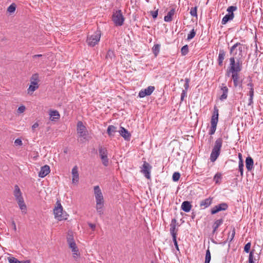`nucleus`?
Masks as SVG:
<instances>
[{
	"mask_svg": "<svg viewBox=\"0 0 263 263\" xmlns=\"http://www.w3.org/2000/svg\"><path fill=\"white\" fill-rule=\"evenodd\" d=\"M245 45L237 42L230 48V54L232 57L230 59V66H236L237 64L242 66L241 59L245 53Z\"/></svg>",
	"mask_w": 263,
	"mask_h": 263,
	"instance_id": "1",
	"label": "nucleus"
},
{
	"mask_svg": "<svg viewBox=\"0 0 263 263\" xmlns=\"http://www.w3.org/2000/svg\"><path fill=\"white\" fill-rule=\"evenodd\" d=\"M229 72L232 73V78L233 81L234 86L237 87H242V82L239 80V76L238 73L242 69V66L237 64L236 66H230Z\"/></svg>",
	"mask_w": 263,
	"mask_h": 263,
	"instance_id": "2",
	"label": "nucleus"
},
{
	"mask_svg": "<svg viewBox=\"0 0 263 263\" xmlns=\"http://www.w3.org/2000/svg\"><path fill=\"white\" fill-rule=\"evenodd\" d=\"M54 218L59 221L65 220L67 219L68 214L66 212L63 211V206L61 205L60 200L56 202V206L53 209Z\"/></svg>",
	"mask_w": 263,
	"mask_h": 263,
	"instance_id": "3",
	"label": "nucleus"
},
{
	"mask_svg": "<svg viewBox=\"0 0 263 263\" xmlns=\"http://www.w3.org/2000/svg\"><path fill=\"white\" fill-rule=\"evenodd\" d=\"M222 139L219 138L215 142L214 145L212 148L210 155V160L211 162H215L220 154L221 148L222 145Z\"/></svg>",
	"mask_w": 263,
	"mask_h": 263,
	"instance_id": "4",
	"label": "nucleus"
},
{
	"mask_svg": "<svg viewBox=\"0 0 263 263\" xmlns=\"http://www.w3.org/2000/svg\"><path fill=\"white\" fill-rule=\"evenodd\" d=\"M218 109L215 106L211 119V126L209 132V134L210 135L212 136L214 135L216 132L217 125L218 121Z\"/></svg>",
	"mask_w": 263,
	"mask_h": 263,
	"instance_id": "5",
	"label": "nucleus"
},
{
	"mask_svg": "<svg viewBox=\"0 0 263 263\" xmlns=\"http://www.w3.org/2000/svg\"><path fill=\"white\" fill-rule=\"evenodd\" d=\"M101 33L100 30H97L93 34L88 35L87 43L89 46L94 47L100 40Z\"/></svg>",
	"mask_w": 263,
	"mask_h": 263,
	"instance_id": "6",
	"label": "nucleus"
},
{
	"mask_svg": "<svg viewBox=\"0 0 263 263\" xmlns=\"http://www.w3.org/2000/svg\"><path fill=\"white\" fill-rule=\"evenodd\" d=\"M177 220L175 218L172 219L170 224V233L173 238V241L176 249L179 251V247L177 241V231L176 230Z\"/></svg>",
	"mask_w": 263,
	"mask_h": 263,
	"instance_id": "7",
	"label": "nucleus"
},
{
	"mask_svg": "<svg viewBox=\"0 0 263 263\" xmlns=\"http://www.w3.org/2000/svg\"><path fill=\"white\" fill-rule=\"evenodd\" d=\"M124 20L121 10H116L113 12L112 20L116 26H122L124 23Z\"/></svg>",
	"mask_w": 263,
	"mask_h": 263,
	"instance_id": "8",
	"label": "nucleus"
},
{
	"mask_svg": "<svg viewBox=\"0 0 263 263\" xmlns=\"http://www.w3.org/2000/svg\"><path fill=\"white\" fill-rule=\"evenodd\" d=\"M30 85L27 89L28 94H31L39 88V75L37 73L32 76L30 80Z\"/></svg>",
	"mask_w": 263,
	"mask_h": 263,
	"instance_id": "9",
	"label": "nucleus"
},
{
	"mask_svg": "<svg viewBox=\"0 0 263 263\" xmlns=\"http://www.w3.org/2000/svg\"><path fill=\"white\" fill-rule=\"evenodd\" d=\"M77 134L80 137L83 138L84 139L86 138L88 135V131L86 127L84 125L82 121H78L77 125Z\"/></svg>",
	"mask_w": 263,
	"mask_h": 263,
	"instance_id": "10",
	"label": "nucleus"
},
{
	"mask_svg": "<svg viewBox=\"0 0 263 263\" xmlns=\"http://www.w3.org/2000/svg\"><path fill=\"white\" fill-rule=\"evenodd\" d=\"M99 154L100 157L101 159L102 164L105 166H107L108 165V158L107 157L108 151L106 148L99 146L98 148Z\"/></svg>",
	"mask_w": 263,
	"mask_h": 263,
	"instance_id": "11",
	"label": "nucleus"
},
{
	"mask_svg": "<svg viewBox=\"0 0 263 263\" xmlns=\"http://www.w3.org/2000/svg\"><path fill=\"white\" fill-rule=\"evenodd\" d=\"M93 190L96 203H104V197L99 186H94Z\"/></svg>",
	"mask_w": 263,
	"mask_h": 263,
	"instance_id": "12",
	"label": "nucleus"
},
{
	"mask_svg": "<svg viewBox=\"0 0 263 263\" xmlns=\"http://www.w3.org/2000/svg\"><path fill=\"white\" fill-rule=\"evenodd\" d=\"M152 169L151 165L146 161L143 162L141 167V172L143 173L147 179H151V170Z\"/></svg>",
	"mask_w": 263,
	"mask_h": 263,
	"instance_id": "13",
	"label": "nucleus"
},
{
	"mask_svg": "<svg viewBox=\"0 0 263 263\" xmlns=\"http://www.w3.org/2000/svg\"><path fill=\"white\" fill-rule=\"evenodd\" d=\"M155 88L153 86H149L145 89H141L138 94V97L143 98L147 96H150L155 90Z\"/></svg>",
	"mask_w": 263,
	"mask_h": 263,
	"instance_id": "14",
	"label": "nucleus"
},
{
	"mask_svg": "<svg viewBox=\"0 0 263 263\" xmlns=\"http://www.w3.org/2000/svg\"><path fill=\"white\" fill-rule=\"evenodd\" d=\"M228 208V205L226 203H221L215 205L211 209V213L214 215L221 211H226Z\"/></svg>",
	"mask_w": 263,
	"mask_h": 263,
	"instance_id": "15",
	"label": "nucleus"
},
{
	"mask_svg": "<svg viewBox=\"0 0 263 263\" xmlns=\"http://www.w3.org/2000/svg\"><path fill=\"white\" fill-rule=\"evenodd\" d=\"M50 172V168L49 165H45L42 166L40 171L39 173V176L41 178H44Z\"/></svg>",
	"mask_w": 263,
	"mask_h": 263,
	"instance_id": "16",
	"label": "nucleus"
},
{
	"mask_svg": "<svg viewBox=\"0 0 263 263\" xmlns=\"http://www.w3.org/2000/svg\"><path fill=\"white\" fill-rule=\"evenodd\" d=\"M220 91L222 94L219 97V99L221 101H224L227 99L229 91L228 88L224 84H222L220 86Z\"/></svg>",
	"mask_w": 263,
	"mask_h": 263,
	"instance_id": "17",
	"label": "nucleus"
},
{
	"mask_svg": "<svg viewBox=\"0 0 263 263\" xmlns=\"http://www.w3.org/2000/svg\"><path fill=\"white\" fill-rule=\"evenodd\" d=\"M120 135L126 141H129L130 139L131 135L128 131L123 127H120L119 131Z\"/></svg>",
	"mask_w": 263,
	"mask_h": 263,
	"instance_id": "18",
	"label": "nucleus"
},
{
	"mask_svg": "<svg viewBox=\"0 0 263 263\" xmlns=\"http://www.w3.org/2000/svg\"><path fill=\"white\" fill-rule=\"evenodd\" d=\"M14 196L16 201L23 199L22 193L20 190L19 186L17 185L14 186V190L13 192Z\"/></svg>",
	"mask_w": 263,
	"mask_h": 263,
	"instance_id": "19",
	"label": "nucleus"
},
{
	"mask_svg": "<svg viewBox=\"0 0 263 263\" xmlns=\"http://www.w3.org/2000/svg\"><path fill=\"white\" fill-rule=\"evenodd\" d=\"M72 182L76 183L78 182L79 176L78 173V168L77 166H74L72 169Z\"/></svg>",
	"mask_w": 263,
	"mask_h": 263,
	"instance_id": "20",
	"label": "nucleus"
},
{
	"mask_svg": "<svg viewBox=\"0 0 263 263\" xmlns=\"http://www.w3.org/2000/svg\"><path fill=\"white\" fill-rule=\"evenodd\" d=\"M212 198H206L200 202V206L202 209H205L209 207L212 203Z\"/></svg>",
	"mask_w": 263,
	"mask_h": 263,
	"instance_id": "21",
	"label": "nucleus"
},
{
	"mask_svg": "<svg viewBox=\"0 0 263 263\" xmlns=\"http://www.w3.org/2000/svg\"><path fill=\"white\" fill-rule=\"evenodd\" d=\"M225 56L226 51L223 49H220L217 59V62L219 66H221L222 65L223 61L225 58Z\"/></svg>",
	"mask_w": 263,
	"mask_h": 263,
	"instance_id": "22",
	"label": "nucleus"
},
{
	"mask_svg": "<svg viewBox=\"0 0 263 263\" xmlns=\"http://www.w3.org/2000/svg\"><path fill=\"white\" fill-rule=\"evenodd\" d=\"M50 120L52 121L58 120L60 118V115L57 110H50L49 111Z\"/></svg>",
	"mask_w": 263,
	"mask_h": 263,
	"instance_id": "23",
	"label": "nucleus"
},
{
	"mask_svg": "<svg viewBox=\"0 0 263 263\" xmlns=\"http://www.w3.org/2000/svg\"><path fill=\"white\" fill-rule=\"evenodd\" d=\"M175 8H172L170 11L168 12L167 15L164 17V21L166 22H170L172 21L173 16L175 13Z\"/></svg>",
	"mask_w": 263,
	"mask_h": 263,
	"instance_id": "24",
	"label": "nucleus"
},
{
	"mask_svg": "<svg viewBox=\"0 0 263 263\" xmlns=\"http://www.w3.org/2000/svg\"><path fill=\"white\" fill-rule=\"evenodd\" d=\"M253 159L250 156L247 157L246 159V166L248 171H250L253 169Z\"/></svg>",
	"mask_w": 263,
	"mask_h": 263,
	"instance_id": "25",
	"label": "nucleus"
},
{
	"mask_svg": "<svg viewBox=\"0 0 263 263\" xmlns=\"http://www.w3.org/2000/svg\"><path fill=\"white\" fill-rule=\"evenodd\" d=\"M181 209L185 212H189L192 208L191 203L188 201H183L181 204Z\"/></svg>",
	"mask_w": 263,
	"mask_h": 263,
	"instance_id": "26",
	"label": "nucleus"
},
{
	"mask_svg": "<svg viewBox=\"0 0 263 263\" xmlns=\"http://www.w3.org/2000/svg\"><path fill=\"white\" fill-rule=\"evenodd\" d=\"M20 209L21 210L23 213L26 214L27 206L24 202V199L17 201Z\"/></svg>",
	"mask_w": 263,
	"mask_h": 263,
	"instance_id": "27",
	"label": "nucleus"
},
{
	"mask_svg": "<svg viewBox=\"0 0 263 263\" xmlns=\"http://www.w3.org/2000/svg\"><path fill=\"white\" fill-rule=\"evenodd\" d=\"M234 13L227 14L222 19L221 24L225 25L229 21L232 20L234 18Z\"/></svg>",
	"mask_w": 263,
	"mask_h": 263,
	"instance_id": "28",
	"label": "nucleus"
},
{
	"mask_svg": "<svg viewBox=\"0 0 263 263\" xmlns=\"http://www.w3.org/2000/svg\"><path fill=\"white\" fill-rule=\"evenodd\" d=\"M117 128L114 125H110L108 126L107 129V133L110 137L114 136V134L116 132Z\"/></svg>",
	"mask_w": 263,
	"mask_h": 263,
	"instance_id": "29",
	"label": "nucleus"
},
{
	"mask_svg": "<svg viewBox=\"0 0 263 263\" xmlns=\"http://www.w3.org/2000/svg\"><path fill=\"white\" fill-rule=\"evenodd\" d=\"M223 222V220L221 218L215 221L213 224V233H215L217 229L218 228L219 226H220Z\"/></svg>",
	"mask_w": 263,
	"mask_h": 263,
	"instance_id": "30",
	"label": "nucleus"
},
{
	"mask_svg": "<svg viewBox=\"0 0 263 263\" xmlns=\"http://www.w3.org/2000/svg\"><path fill=\"white\" fill-rule=\"evenodd\" d=\"M9 263H30V260L20 261L14 257H10L8 258Z\"/></svg>",
	"mask_w": 263,
	"mask_h": 263,
	"instance_id": "31",
	"label": "nucleus"
},
{
	"mask_svg": "<svg viewBox=\"0 0 263 263\" xmlns=\"http://www.w3.org/2000/svg\"><path fill=\"white\" fill-rule=\"evenodd\" d=\"M254 94V89H249L248 95L249 96L248 105L251 106L253 104V97Z\"/></svg>",
	"mask_w": 263,
	"mask_h": 263,
	"instance_id": "32",
	"label": "nucleus"
},
{
	"mask_svg": "<svg viewBox=\"0 0 263 263\" xmlns=\"http://www.w3.org/2000/svg\"><path fill=\"white\" fill-rule=\"evenodd\" d=\"M104 203H96V208L97 212L100 215L103 214V208Z\"/></svg>",
	"mask_w": 263,
	"mask_h": 263,
	"instance_id": "33",
	"label": "nucleus"
},
{
	"mask_svg": "<svg viewBox=\"0 0 263 263\" xmlns=\"http://www.w3.org/2000/svg\"><path fill=\"white\" fill-rule=\"evenodd\" d=\"M115 55L114 51L112 50H108L107 52L105 57L106 59L112 61L113 59L115 58Z\"/></svg>",
	"mask_w": 263,
	"mask_h": 263,
	"instance_id": "34",
	"label": "nucleus"
},
{
	"mask_svg": "<svg viewBox=\"0 0 263 263\" xmlns=\"http://www.w3.org/2000/svg\"><path fill=\"white\" fill-rule=\"evenodd\" d=\"M69 247L71 249L72 252H75L78 251V248L75 242V241L68 243Z\"/></svg>",
	"mask_w": 263,
	"mask_h": 263,
	"instance_id": "35",
	"label": "nucleus"
},
{
	"mask_svg": "<svg viewBox=\"0 0 263 263\" xmlns=\"http://www.w3.org/2000/svg\"><path fill=\"white\" fill-rule=\"evenodd\" d=\"M221 174L219 173H217L214 176L213 180L216 184H220L221 180Z\"/></svg>",
	"mask_w": 263,
	"mask_h": 263,
	"instance_id": "36",
	"label": "nucleus"
},
{
	"mask_svg": "<svg viewBox=\"0 0 263 263\" xmlns=\"http://www.w3.org/2000/svg\"><path fill=\"white\" fill-rule=\"evenodd\" d=\"M160 45L156 44L153 47V51L156 57L160 51Z\"/></svg>",
	"mask_w": 263,
	"mask_h": 263,
	"instance_id": "37",
	"label": "nucleus"
},
{
	"mask_svg": "<svg viewBox=\"0 0 263 263\" xmlns=\"http://www.w3.org/2000/svg\"><path fill=\"white\" fill-rule=\"evenodd\" d=\"M254 250H253L250 252L249 256V263H255L254 260L255 259L254 257Z\"/></svg>",
	"mask_w": 263,
	"mask_h": 263,
	"instance_id": "38",
	"label": "nucleus"
},
{
	"mask_svg": "<svg viewBox=\"0 0 263 263\" xmlns=\"http://www.w3.org/2000/svg\"><path fill=\"white\" fill-rule=\"evenodd\" d=\"M196 33V30L194 29H193L187 34V40H191V39H193L195 37Z\"/></svg>",
	"mask_w": 263,
	"mask_h": 263,
	"instance_id": "39",
	"label": "nucleus"
},
{
	"mask_svg": "<svg viewBox=\"0 0 263 263\" xmlns=\"http://www.w3.org/2000/svg\"><path fill=\"white\" fill-rule=\"evenodd\" d=\"M211 260V253L209 249L206 251L204 263H210Z\"/></svg>",
	"mask_w": 263,
	"mask_h": 263,
	"instance_id": "40",
	"label": "nucleus"
},
{
	"mask_svg": "<svg viewBox=\"0 0 263 263\" xmlns=\"http://www.w3.org/2000/svg\"><path fill=\"white\" fill-rule=\"evenodd\" d=\"M181 54L182 55H185L189 52V46L187 45L183 46L181 49Z\"/></svg>",
	"mask_w": 263,
	"mask_h": 263,
	"instance_id": "41",
	"label": "nucleus"
},
{
	"mask_svg": "<svg viewBox=\"0 0 263 263\" xmlns=\"http://www.w3.org/2000/svg\"><path fill=\"white\" fill-rule=\"evenodd\" d=\"M238 170L241 176L243 175V161L238 162Z\"/></svg>",
	"mask_w": 263,
	"mask_h": 263,
	"instance_id": "42",
	"label": "nucleus"
},
{
	"mask_svg": "<svg viewBox=\"0 0 263 263\" xmlns=\"http://www.w3.org/2000/svg\"><path fill=\"white\" fill-rule=\"evenodd\" d=\"M15 9H16L15 5L14 4H12L8 7V8L7 9V11L9 13H12L15 11Z\"/></svg>",
	"mask_w": 263,
	"mask_h": 263,
	"instance_id": "43",
	"label": "nucleus"
},
{
	"mask_svg": "<svg viewBox=\"0 0 263 263\" xmlns=\"http://www.w3.org/2000/svg\"><path fill=\"white\" fill-rule=\"evenodd\" d=\"M180 177V173L178 172H175L173 175L172 179L174 181L176 182L179 180Z\"/></svg>",
	"mask_w": 263,
	"mask_h": 263,
	"instance_id": "44",
	"label": "nucleus"
},
{
	"mask_svg": "<svg viewBox=\"0 0 263 263\" xmlns=\"http://www.w3.org/2000/svg\"><path fill=\"white\" fill-rule=\"evenodd\" d=\"M67 241L68 243L74 241L72 232H69L68 233Z\"/></svg>",
	"mask_w": 263,
	"mask_h": 263,
	"instance_id": "45",
	"label": "nucleus"
},
{
	"mask_svg": "<svg viewBox=\"0 0 263 263\" xmlns=\"http://www.w3.org/2000/svg\"><path fill=\"white\" fill-rule=\"evenodd\" d=\"M184 81H185V84H184V89H183V90L187 91V90H188V89L189 88V83L190 82V80L189 78H185Z\"/></svg>",
	"mask_w": 263,
	"mask_h": 263,
	"instance_id": "46",
	"label": "nucleus"
},
{
	"mask_svg": "<svg viewBox=\"0 0 263 263\" xmlns=\"http://www.w3.org/2000/svg\"><path fill=\"white\" fill-rule=\"evenodd\" d=\"M197 7H192L190 10V14L193 16H197Z\"/></svg>",
	"mask_w": 263,
	"mask_h": 263,
	"instance_id": "47",
	"label": "nucleus"
},
{
	"mask_svg": "<svg viewBox=\"0 0 263 263\" xmlns=\"http://www.w3.org/2000/svg\"><path fill=\"white\" fill-rule=\"evenodd\" d=\"M251 242H248L245 245L244 247V251L246 253H249L251 248Z\"/></svg>",
	"mask_w": 263,
	"mask_h": 263,
	"instance_id": "48",
	"label": "nucleus"
},
{
	"mask_svg": "<svg viewBox=\"0 0 263 263\" xmlns=\"http://www.w3.org/2000/svg\"><path fill=\"white\" fill-rule=\"evenodd\" d=\"M237 9V7L236 6H230L227 9V11L229 12L228 13H233V11H235Z\"/></svg>",
	"mask_w": 263,
	"mask_h": 263,
	"instance_id": "49",
	"label": "nucleus"
},
{
	"mask_svg": "<svg viewBox=\"0 0 263 263\" xmlns=\"http://www.w3.org/2000/svg\"><path fill=\"white\" fill-rule=\"evenodd\" d=\"M247 86L249 89H254V84L252 83V78H250L249 82L247 84Z\"/></svg>",
	"mask_w": 263,
	"mask_h": 263,
	"instance_id": "50",
	"label": "nucleus"
},
{
	"mask_svg": "<svg viewBox=\"0 0 263 263\" xmlns=\"http://www.w3.org/2000/svg\"><path fill=\"white\" fill-rule=\"evenodd\" d=\"M25 106L24 105L20 106L17 109V112L18 113H23L25 110Z\"/></svg>",
	"mask_w": 263,
	"mask_h": 263,
	"instance_id": "51",
	"label": "nucleus"
},
{
	"mask_svg": "<svg viewBox=\"0 0 263 263\" xmlns=\"http://www.w3.org/2000/svg\"><path fill=\"white\" fill-rule=\"evenodd\" d=\"M14 144L16 145H22L23 144V143L21 139L18 138L15 140Z\"/></svg>",
	"mask_w": 263,
	"mask_h": 263,
	"instance_id": "52",
	"label": "nucleus"
},
{
	"mask_svg": "<svg viewBox=\"0 0 263 263\" xmlns=\"http://www.w3.org/2000/svg\"><path fill=\"white\" fill-rule=\"evenodd\" d=\"M185 97H186V91L182 90L181 95V101H183Z\"/></svg>",
	"mask_w": 263,
	"mask_h": 263,
	"instance_id": "53",
	"label": "nucleus"
},
{
	"mask_svg": "<svg viewBox=\"0 0 263 263\" xmlns=\"http://www.w3.org/2000/svg\"><path fill=\"white\" fill-rule=\"evenodd\" d=\"M151 14L154 18H157L158 16V10L156 11H152Z\"/></svg>",
	"mask_w": 263,
	"mask_h": 263,
	"instance_id": "54",
	"label": "nucleus"
},
{
	"mask_svg": "<svg viewBox=\"0 0 263 263\" xmlns=\"http://www.w3.org/2000/svg\"><path fill=\"white\" fill-rule=\"evenodd\" d=\"M235 234V229L234 228L232 231V234H231V237L230 238V241H231L233 239Z\"/></svg>",
	"mask_w": 263,
	"mask_h": 263,
	"instance_id": "55",
	"label": "nucleus"
},
{
	"mask_svg": "<svg viewBox=\"0 0 263 263\" xmlns=\"http://www.w3.org/2000/svg\"><path fill=\"white\" fill-rule=\"evenodd\" d=\"M39 126V124L37 122H35L33 124L32 126V129L34 130L36 128H37Z\"/></svg>",
	"mask_w": 263,
	"mask_h": 263,
	"instance_id": "56",
	"label": "nucleus"
},
{
	"mask_svg": "<svg viewBox=\"0 0 263 263\" xmlns=\"http://www.w3.org/2000/svg\"><path fill=\"white\" fill-rule=\"evenodd\" d=\"M79 250L75 252H72L73 256L74 258H76L80 255V254L78 253Z\"/></svg>",
	"mask_w": 263,
	"mask_h": 263,
	"instance_id": "57",
	"label": "nucleus"
},
{
	"mask_svg": "<svg viewBox=\"0 0 263 263\" xmlns=\"http://www.w3.org/2000/svg\"><path fill=\"white\" fill-rule=\"evenodd\" d=\"M43 55L42 54H35L32 56V58L35 60L37 58L42 57Z\"/></svg>",
	"mask_w": 263,
	"mask_h": 263,
	"instance_id": "58",
	"label": "nucleus"
},
{
	"mask_svg": "<svg viewBox=\"0 0 263 263\" xmlns=\"http://www.w3.org/2000/svg\"><path fill=\"white\" fill-rule=\"evenodd\" d=\"M238 158H239V162L243 161V160L242 158V155L241 153L238 154Z\"/></svg>",
	"mask_w": 263,
	"mask_h": 263,
	"instance_id": "59",
	"label": "nucleus"
},
{
	"mask_svg": "<svg viewBox=\"0 0 263 263\" xmlns=\"http://www.w3.org/2000/svg\"><path fill=\"white\" fill-rule=\"evenodd\" d=\"M89 227H90L92 229H94L96 227V226L95 224H92V223H89Z\"/></svg>",
	"mask_w": 263,
	"mask_h": 263,
	"instance_id": "60",
	"label": "nucleus"
}]
</instances>
